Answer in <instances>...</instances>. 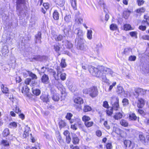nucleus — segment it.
Masks as SVG:
<instances>
[{
	"label": "nucleus",
	"mask_w": 149,
	"mask_h": 149,
	"mask_svg": "<svg viewBox=\"0 0 149 149\" xmlns=\"http://www.w3.org/2000/svg\"><path fill=\"white\" fill-rule=\"evenodd\" d=\"M41 56L40 55L34 56L32 57L31 60H30L31 61H33V60L36 61H40L41 59Z\"/></svg>",
	"instance_id": "58836bf2"
},
{
	"label": "nucleus",
	"mask_w": 149,
	"mask_h": 149,
	"mask_svg": "<svg viewBox=\"0 0 149 149\" xmlns=\"http://www.w3.org/2000/svg\"><path fill=\"white\" fill-rule=\"evenodd\" d=\"M17 126L16 123L13 122L10 123L9 124V127L10 128L16 127Z\"/></svg>",
	"instance_id": "5fc2aeb1"
},
{
	"label": "nucleus",
	"mask_w": 149,
	"mask_h": 149,
	"mask_svg": "<svg viewBox=\"0 0 149 149\" xmlns=\"http://www.w3.org/2000/svg\"><path fill=\"white\" fill-rule=\"evenodd\" d=\"M123 91V87L122 86L118 87L117 91L118 94L121 93Z\"/></svg>",
	"instance_id": "6e6d98bb"
},
{
	"label": "nucleus",
	"mask_w": 149,
	"mask_h": 149,
	"mask_svg": "<svg viewBox=\"0 0 149 149\" xmlns=\"http://www.w3.org/2000/svg\"><path fill=\"white\" fill-rule=\"evenodd\" d=\"M9 134V130L8 129L6 128L4 130L3 133V135L4 137L8 136Z\"/></svg>",
	"instance_id": "e433bc0d"
},
{
	"label": "nucleus",
	"mask_w": 149,
	"mask_h": 149,
	"mask_svg": "<svg viewBox=\"0 0 149 149\" xmlns=\"http://www.w3.org/2000/svg\"><path fill=\"white\" fill-rule=\"evenodd\" d=\"M52 38L56 41H61L63 39V36L61 35H59L58 36L55 35L53 36Z\"/></svg>",
	"instance_id": "5701e85b"
},
{
	"label": "nucleus",
	"mask_w": 149,
	"mask_h": 149,
	"mask_svg": "<svg viewBox=\"0 0 149 149\" xmlns=\"http://www.w3.org/2000/svg\"><path fill=\"white\" fill-rule=\"evenodd\" d=\"M74 102L77 104H81L83 103L84 102L82 99L80 97H77L74 100Z\"/></svg>",
	"instance_id": "4468645a"
},
{
	"label": "nucleus",
	"mask_w": 149,
	"mask_h": 149,
	"mask_svg": "<svg viewBox=\"0 0 149 149\" xmlns=\"http://www.w3.org/2000/svg\"><path fill=\"white\" fill-rule=\"evenodd\" d=\"M29 76L31 77L33 79H36L37 77L36 74L33 73L29 71H27Z\"/></svg>",
	"instance_id": "4be33fe9"
},
{
	"label": "nucleus",
	"mask_w": 149,
	"mask_h": 149,
	"mask_svg": "<svg viewBox=\"0 0 149 149\" xmlns=\"http://www.w3.org/2000/svg\"><path fill=\"white\" fill-rule=\"evenodd\" d=\"M92 31L91 30H88L87 36V38L91 40L92 38Z\"/></svg>",
	"instance_id": "4c0bfd02"
},
{
	"label": "nucleus",
	"mask_w": 149,
	"mask_h": 149,
	"mask_svg": "<svg viewBox=\"0 0 149 149\" xmlns=\"http://www.w3.org/2000/svg\"><path fill=\"white\" fill-rule=\"evenodd\" d=\"M61 65L62 68H65L66 66V64L65 61V60L62 59L61 63Z\"/></svg>",
	"instance_id": "4d7b16f0"
},
{
	"label": "nucleus",
	"mask_w": 149,
	"mask_h": 149,
	"mask_svg": "<svg viewBox=\"0 0 149 149\" xmlns=\"http://www.w3.org/2000/svg\"><path fill=\"white\" fill-rule=\"evenodd\" d=\"M1 90L2 92L4 93H8V88L6 86V85L2 84L1 86Z\"/></svg>",
	"instance_id": "a211bd4d"
},
{
	"label": "nucleus",
	"mask_w": 149,
	"mask_h": 149,
	"mask_svg": "<svg viewBox=\"0 0 149 149\" xmlns=\"http://www.w3.org/2000/svg\"><path fill=\"white\" fill-rule=\"evenodd\" d=\"M131 50L130 48H126L124 49L123 54L126 55H128L131 52Z\"/></svg>",
	"instance_id": "37998d69"
},
{
	"label": "nucleus",
	"mask_w": 149,
	"mask_h": 149,
	"mask_svg": "<svg viewBox=\"0 0 149 149\" xmlns=\"http://www.w3.org/2000/svg\"><path fill=\"white\" fill-rule=\"evenodd\" d=\"M117 101L115 102L113 104L112 107V108L113 109L115 110H117L119 108V106L118 103V99H117Z\"/></svg>",
	"instance_id": "2eb2a0df"
},
{
	"label": "nucleus",
	"mask_w": 149,
	"mask_h": 149,
	"mask_svg": "<svg viewBox=\"0 0 149 149\" xmlns=\"http://www.w3.org/2000/svg\"><path fill=\"white\" fill-rule=\"evenodd\" d=\"M75 22L78 24H81L83 22V19L81 18H77L75 19Z\"/></svg>",
	"instance_id": "3c124183"
},
{
	"label": "nucleus",
	"mask_w": 149,
	"mask_h": 149,
	"mask_svg": "<svg viewBox=\"0 0 149 149\" xmlns=\"http://www.w3.org/2000/svg\"><path fill=\"white\" fill-rule=\"evenodd\" d=\"M146 92V90H144L140 88H136L134 89V92L133 93L134 97L136 98H137L139 95H145Z\"/></svg>",
	"instance_id": "39448f33"
},
{
	"label": "nucleus",
	"mask_w": 149,
	"mask_h": 149,
	"mask_svg": "<svg viewBox=\"0 0 149 149\" xmlns=\"http://www.w3.org/2000/svg\"><path fill=\"white\" fill-rule=\"evenodd\" d=\"M131 11L128 9H125L123 12V17L125 19H127L130 15Z\"/></svg>",
	"instance_id": "6e6552de"
},
{
	"label": "nucleus",
	"mask_w": 149,
	"mask_h": 149,
	"mask_svg": "<svg viewBox=\"0 0 149 149\" xmlns=\"http://www.w3.org/2000/svg\"><path fill=\"white\" fill-rule=\"evenodd\" d=\"M25 0H17V9L19 10L21 7V5L24 4Z\"/></svg>",
	"instance_id": "9b49d317"
},
{
	"label": "nucleus",
	"mask_w": 149,
	"mask_h": 149,
	"mask_svg": "<svg viewBox=\"0 0 149 149\" xmlns=\"http://www.w3.org/2000/svg\"><path fill=\"white\" fill-rule=\"evenodd\" d=\"M64 42L65 45L67 48L70 49L72 47L73 45L68 40H65Z\"/></svg>",
	"instance_id": "393cba45"
},
{
	"label": "nucleus",
	"mask_w": 149,
	"mask_h": 149,
	"mask_svg": "<svg viewBox=\"0 0 149 149\" xmlns=\"http://www.w3.org/2000/svg\"><path fill=\"white\" fill-rule=\"evenodd\" d=\"M60 45L58 43L56 44L54 46V49L57 52L60 50Z\"/></svg>",
	"instance_id": "a19ab883"
},
{
	"label": "nucleus",
	"mask_w": 149,
	"mask_h": 149,
	"mask_svg": "<svg viewBox=\"0 0 149 149\" xmlns=\"http://www.w3.org/2000/svg\"><path fill=\"white\" fill-rule=\"evenodd\" d=\"M78 41L77 48L78 49L85 51L86 49L87 46L84 44V40L81 37H79L76 39V41Z\"/></svg>",
	"instance_id": "20e7f679"
},
{
	"label": "nucleus",
	"mask_w": 149,
	"mask_h": 149,
	"mask_svg": "<svg viewBox=\"0 0 149 149\" xmlns=\"http://www.w3.org/2000/svg\"><path fill=\"white\" fill-rule=\"evenodd\" d=\"M14 105L15 106V112L18 113H20L21 112V110H20L19 108L17 107V104H15Z\"/></svg>",
	"instance_id": "69168bd1"
},
{
	"label": "nucleus",
	"mask_w": 149,
	"mask_h": 149,
	"mask_svg": "<svg viewBox=\"0 0 149 149\" xmlns=\"http://www.w3.org/2000/svg\"><path fill=\"white\" fill-rule=\"evenodd\" d=\"M131 26L130 24H125L123 26L124 29L125 31L130 30L131 29Z\"/></svg>",
	"instance_id": "a18cd8bd"
},
{
	"label": "nucleus",
	"mask_w": 149,
	"mask_h": 149,
	"mask_svg": "<svg viewBox=\"0 0 149 149\" xmlns=\"http://www.w3.org/2000/svg\"><path fill=\"white\" fill-rule=\"evenodd\" d=\"M94 124L93 121H87L84 123V124L85 126L88 127H89L92 126Z\"/></svg>",
	"instance_id": "ea45409f"
},
{
	"label": "nucleus",
	"mask_w": 149,
	"mask_h": 149,
	"mask_svg": "<svg viewBox=\"0 0 149 149\" xmlns=\"http://www.w3.org/2000/svg\"><path fill=\"white\" fill-rule=\"evenodd\" d=\"M136 58V57L134 56L131 55L129 58V60L130 61H134Z\"/></svg>",
	"instance_id": "0e129e2a"
},
{
	"label": "nucleus",
	"mask_w": 149,
	"mask_h": 149,
	"mask_svg": "<svg viewBox=\"0 0 149 149\" xmlns=\"http://www.w3.org/2000/svg\"><path fill=\"white\" fill-rule=\"evenodd\" d=\"M75 32H77V35L79 36H80V37L82 38L83 35V33L82 31L79 28L76 29L75 30Z\"/></svg>",
	"instance_id": "2f4dec72"
},
{
	"label": "nucleus",
	"mask_w": 149,
	"mask_h": 149,
	"mask_svg": "<svg viewBox=\"0 0 149 149\" xmlns=\"http://www.w3.org/2000/svg\"><path fill=\"white\" fill-rule=\"evenodd\" d=\"M139 139L141 142L145 145H147L148 144V142L146 141L145 137L141 133L139 134Z\"/></svg>",
	"instance_id": "0eeeda50"
},
{
	"label": "nucleus",
	"mask_w": 149,
	"mask_h": 149,
	"mask_svg": "<svg viewBox=\"0 0 149 149\" xmlns=\"http://www.w3.org/2000/svg\"><path fill=\"white\" fill-rule=\"evenodd\" d=\"M25 130L23 134V137L24 138H26L28 136L29 134V131H30V128L28 126H26L25 128Z\"/></svg>",
	"instance_id": "9d476101"
},
{
	"label": "nucleus",
	"mask_w": 149,
	"mask_h": 149,
	"mask_svg": "<svg viewBox=\"0 0 149 149\" xmlns=\"http://www.w3.org/2000/svg\"><path fill=\"white\" fill-rule=\"evenodd\" d=\"M146 10L145 8L144 7H141L137 9L136 10V12L139 13H144Z\"/></svg>",
	"instance_id": "79ce46f5"
},
{
	"label": "nucleus",
	"mask_w": 149,
	"mask_h": 149,
	"mask_svg": "<svg viewBox=\"0 0 149 149\" xmlns=\"http://www.w3.org/2000/svg\"><path fill=\"white\" fill-rule=\"evenodd\" d=\"M137 2L138 5L140 6L144 3L145 1L143 0H137Z\"/></svg>",
	"instance_id": "680f3d73"
},
{
	"label": "nucleus",
	"mask_w": 149,
	"mask_h": 149,
	"mask_svg": "<svg viewBox=\"0 0 149 149\" xmlns=\"http://www.w3.org/2000/svg\"><path fill=\"white\" fill-rule=\"evenodd\" d=\"M98 3L104 9V11L106 13L107 11L106 10H105L106 6L104 1L103 0H100L98 2Z\"/></svg>",
	"instance_id": "6ab92c4d"
},
{
	"label": "nucleus",
	"mask_w": 149,
	"mask_h": 149,
	"mask_svg": "<svg viewBox=\"0 0 149 149\" xmlns=\"http://www.w3.org/2000/svg\"><path fill=\"white\" fill-rule=\"evenodd\" d=\"M88 70L90 73L93 75L101 78L103 82L107 84L108 85L110 84L109 80L107 78L106 75L102 72L98 71V69L97 68L90 66L88 67Z\"/></svg>",
	"instance_id": "f257e3e1"
},
{
	"label": "nucleus",
	"mask_w": 149,
	"mask_h": 149,
	"mask_svg": "<svg viewBox=\"0 0 149 149\" xmlns=\"http://www.w3.org/2000/svg\"><path fill=\"white\" fill-rule=\"evenodd\" d=\"M71 6L75 10L77 8V3L76 1H70Z\"/></svg>",
	"instance_id": "c03bdc74"
},
{
	"label": "nucleus",
	"mask_w": 149,
	"mask_h": 149,
	"mask_svg": "<svg viewBox=\"0 0 149 149\" xmlns=\"http://www.w3.org/2000/svg\"><path fill=\"white\" fill-rule=\"evenodd\" d=\"M123 116V115L121 113L118 112L116 113L113 116V118L116 120H118L121 118Z\"/></svg>",
	"instance_id": "dca6fc26"
},
{
	"label": "nucleus",
	"mask_w": 149,
	"mask_h": 149,
	"mask_svg": "<svg viewBox=\"0 0 149 149\" xmlns=\"http://www.w3.org/2000/svg\"><path fill=\"white\" fill-rule=\"evenodd\" d=\"M59 14L56 10H55L53 13V17L56 20L59 19Z\"/></svg>",
	"instance_id": "bb28decb"
},
{
	"label": "nucleus",
	"mask_w": 149,
	"mask_h": 149,
	"mask_svg": "<svg viewBox=\"0 0 149 149\" xmlns=\"http://www.w3.org/2000/svg\"><path fill=\"white\" fill-rule=\"evenodd\" d=\"M10 100L11 101L13 104H17L18 103V100L15 98L12 95V97L9 98Z\"/></svg>",
	"instance_id": "603ef678"
},
{
	"label": "nucleus",
	"mask_w": 149,
	"mask_h": 149,
	"mask_svg": "<svg viewBox=\"0 0 149 149\" xmlns=\"http://www.w3.org/2000/svg\"><path fill=\"white\" fill-rule=\"evenodd\" d=\"M104 127L107 129L109 130L110 128V126L108 124L107 122L106 121L104 122Z\"/></svg>",
	"instance_id": "774afa93"
},
{
	"label": "nucleus",
	"mask_w": 149,
	"mask_h": 149,
	"mask_svg": "<svg viewBox=\"0 0 149 149\" xmlns=\"http://www.w3.org/2000/svg\"><path fill=\"white\" fill-rule=\"evenodd\" d=\"M145 104L144 100L142 98L139 99L138 100L137 106L139 108H142Z\"/></svg>",
	"instance_id": "1a4fd4ad"
},
{
	"label": "nucleus",
	"mask_w": 149,
	"mask_h": 149,
	"mask_svg": "<svg viewBox=\"0 0 149 149\" xmlns=\"http://www.w3.org/2000/svg\"><path fill=\"white\" fill-rule=\"evenodd\" d=\"M41 82L43 84H47L49 83V78L48 75L44 74L41 78Z\"/></svg>",
	"instance_id": "423d86ee"
},
{
	"label": "nucleus",
	"mask_w": 149,
	"mask_h": 149,
	"mask_svg": "<svg viewBox=\"0 0 149 149\" xmlns=\"http://www.w3.org/2000/svg\"><path fill=\"white\" fill-rule=\"evenodd\" d=\"M31 79L30 78H28L26 79L25 81V83L26 84L29 85H33V84L31 82Z\"/></svg>",
	"instance_id": "8fccbe9b"
},
{
	"label": "nucleus",
	"mask_w": 149,
	"mask_h": 149,
	"mask_svg": "<svg viewBox=\"0 0 149 149\" xmlns=\"http://www.w3.org/2000/svg\"><path fill=\"white\" fill-rule=\"evenodd\" d=\"M110 28L111 30H116L117 29V26L116 24H112L110 26Z\"/></svg>",
	"instance_id": "49530a36"
},
{
	"label": "nucleus",
	"mask_w": 149,
	"mask_h": 149,
	"mask_svg": "<svg viewBox=\"0 0 149 149\" xmlns=\"http://www.w3.org/2000/svg\"><path fill=\"white\" fill-rule=\"evenodd\" d=\"M52 74L54 77V78H55V79L56 80V81H57L58 83V84H56V85L57 86H61V84L60 83H58V81H57V78H56V77L55 76L56 72L55 71H53L52 72Z\"/></svg>",
	"instance_id": "bf43d9fd"
},
{
	"label": "nucleus",
	"mask_w": 149,
	"mask_h": 149,
	"mask_svg": "<svg viewBox=\"0 0 149 149\" xmlns=\"http://www.w3.org/2000/svg\"><path fill=\"white\" fill-rule=\"evenodd\" d=\"M40 98L44 102H47L49 101V98L48 95H42L41 96Z\"/></svg>",
	"instance_id": "b1692460"
},
{
	"label": "nucleus",
	"mask_w": 149,
	"mask_h": 149,
	"mask_svg": "<svg viewBox=\"0 0 149 149\" xmlns=\"http://www.w3.org/2000/svg\"><path fill=\"white\" fill-rule=\"evenodd\" d=\"M69 89L72 92H74L76 90V87L74 84L70 83L68 86Z\"/></svg>",
	"instance_id": "ddd939ff"
},
{
	"label": "nucleus",
	"mask_w": 149,
	"mask_h": 149,
	"mask_svg": "<svg viewBox=\"0 0 149 149\" xmlns=\"http://www.w3.org/2000/svg\"><path fill=\"white\" fill-rule=\"evenodd\" d=\"M2 144L5 146L9 145V143L6 140H3L1 141Z\"/></svg>",
	"instance_id": "052dcab7"
},
{
	"label": "nucleus",
	"mask_w": 149,
	"mask_h": 149,
	"mask_svg": "<svg viewBox=\"0 0 149 149\" xmlns=\"http://www.w3.org/2000/svg\"><path fill=\"white\" fill-rule=\"evenodd\" d=\"M131 143V141L129 140H125L124 141V145L126 147H130Z\"/></svg>",
	"instance_id": "7c9ffc66"
},
{
	"label": "nucleus",
	"mask_w": 149,
	"mask_h": 149,
	"mask_svg": "<svg viewBox=\"0 0 149 149\" xmlns=\"http://www.w3.org/2000/svg\"><path fill=\"white\" fill-rule=\"evenodd\" d=\"M83 92L85 94H89L92 98L95 97L98 94L97 88L95 86L91 87L88 89L85 88L83 90Z\"/></svg>",
	"instance_id": "f03ea898"
},
{
	"label": "nucleus",
	"mask_w": 149,
	"mask_h": 149,
	"mask_svg": "<svg viewBox=\"0 0 149 149\" xmlns=\"http://www.w3.org/2000/svg\"><path fill=\"white\" fill-rule=\"evenodd\" d=\"M52 98L54 101H58L60 99L59 95L57 93H54L52 97Z\"/></svg>",
	"instance_id": "412c9836"
},
{
	"label": "nucleus",
	"mask_w": 149,
	"mask_h": 149,
	"mask_svg": "<svg viewBox=\"0 0 149 149\" xmlns=\"http://www.w3.org/2000/svg\"><path fill=\"white\" fill-rule=\"evenodd\" d=\"M130 119L132 120H135L137 118V117L134 113H130L129 115Z\"/></svg>",
	"instance_id": "473e14b6"
},
{
	"label": "nucleus",
	"mask_w": 149,
	"mask_h": 149,
	"mask_svg": "<svg viewBox=\"0 0 149 149\" xmlns=\"http://www.w3.org/2000/svg\"><path fill=\"white\" fill-rule=\"evenodd\" d=\"M121 125L125 127H127L128 125V123L127 121L124 119H122L120 121Z\"/></svg>",
	"instance_id": "a878e982"
},
{
	"label": "nucleus",
	"mask_w": 149,
	"mask_h": 149,
	"mask_svg": "<svg viewBox=\"0 0 149 149\" xmlns=\"http://www.w3.org/2000/svg\"><path fill=\"white\" fill-rule=\"evenodd\" d=\"M137 33L136 31L131 32L130 33V35L132 37H134L136 38H137Z\"/></svg>",
	"instance_id": "e2e57ef3"
},
{
	"label": "nucleus",
	"mask_w": 149,
	"mask_h": 149,
	"mask_svg": "<svg viewBox=\"0 0 149 149\" xmlns=\"http://www.w3.org/2000/svg\"><path fill=\"white\" fill-rule=\"evenodd\" d=\"M96 68L98 69V71L102 72L105 75L110 74L112 76L114 75V73L109 68L102 66H98L97 68Z\"/></svg>",
	"instance_id": "7ed1b4c3"
},
{
	"label": "nucleus",
	"mask_w": 149,
	"mask_h": 149,
	"mask_svg": "<svg viewBox=\"0 0 149 149\" xmlns=\"http://www.w3.org/2000/svg\"><path fill=\"white\" fill-rule=\"evenodd\" d=\"M56 138L61 145H62L64 144V141L60 134H58L57 135V136H56Z\"/></svg>",
	"instance_id": "cd10ccee"
},
{
	"label": "nucleus",
	"mask_w": 149,
	"mask_h": 149,
	"mask_svg": "<svg viewBox=\"0 0 149 149\" xmlns=\"http://www.w3.org/2000/svg\"><path fill=\"white\" fill-rule=\"evenodd\" d=\"M40 91L39 89H36L33 91V93L36 95H38L40 93Z\"/></svg>",
	"instance_id": "864d4df0"
},
{
	"label": "nucleus",
	"mask_w": 149,
	"mask_h": 149,
	"mask_svg": "<svg viewBox=\"0 0 149 149\" xmlns=\"http://www.w3.org/2000/svg\"><path fill=\"white\" fill-rule=\"evenodd\" d=\"M41 33L40 32H38L37 34H36L35 36L36 41V43L38 42L37 40H39V42L40 44L41 43Z\"/></svg>",
	"instance_id": "f3484780"
},
{
	"label": "nucleus",
	"mask_w": 149,
	"mask_h": 149,
	"mask_svg": "<svg viewBox=\"0 0 149 149\" xmlns=\"http://www.w3.org/2000/svg\"><path fill=\"white\" fill-rule=\"evenodd\" d=\"M62 67H57V76H58V74H60L63 71V69Z\"/></svg>",
	"instance_id": "13d9d810"
},
{
	"label": "nucleus",
	"mask_w": 149,
	"mask_h": 149,
	"mask_svg": "<svg viewBox=\"0 0 149 149\" xmlns=\"http://www.w3.org/2000/svg\"><path fill=\"white\" fill-rule=\"evenodd\" d=\"M72 142L74 144H78L79 141V139L77 136V135L74 134L72 135Z\"/></svg>",
	"instance_id": "f8f14e48"
},
{
	"label": "nucleus",
	"mask_w": 149,
	"mask_h": 149,
	"mask_svg": "<svg viewBox=\"0 0 149 149\" xmlns=\"http://www.w3.org/2000/svg\"><path fill=\"white\" fill-rule=\"evenodd\" d=\"M61 79L62 80H64L66 79V74L65 73H63L60 75Z\"/></svg>",
	"instance_id": "338daca9"
},
{
	"label": "nucleus",
	"mask_w": 149,
	"mask_h": 149,
	"mask_svg": "<svg viewBox=\"0 0 149 149\" xmlns=\"http://www.w3.org/2000/svg\"><path fill=\"white\" fill-rule=\"evenodd\" d=\"M59 127L61 129L64 127L66 125V123L63 120H61L58 123Z\"/></svg>",
	"instance_id": "c85d7f7f"
},
{
	"label": "nucleus",
	"mask_w": 149,
	"mask_h": 149,
	"mask_svg": "<svg viewBox=\"0 0 149 149\" xmlns=\"http://www.w3.org/2000/svg\"><path fill=\"white\" fill-rule=\"evenodd\" d=\"M29 89L27 86H25L22 87V92L23 93H26L29 92Z\"/></svg>",
	"instance_id": "c756f323"
},
{
	"label": "nucleus",
	"mask_w": 149,
	"mask_h": 149,
	"mask_svg": "<svg viewBox=\"0 0 149 149\" xmlns=\"http://www.w3.org/2000/svg\"><path fill=\"white\" fill-rule=\"evenodd\" d=\"M113 109L111 108L110 109H108L106 111L107 114L109 116H110L113 114Z\"/></svg>",
	"instance_id": "09e8293b"
},
{
	"label": "nucleus",
	"mask_w": 149,
	"mask_h": 149,
	"mask_svg": "<svg viewBox=\"0 0 149 149\" xmlns=\"http://www.w3.org/2000/svg\"><path fill=\"white\" fill-rule=\"evenodd\" d=\"M64 20L67 23H69L71 21V16L69 14L66 15L64 17Z\"/></svg>",
	"instance_id": "72a5a7b5"
},
{
	"label": "nucleus",
	"mask_w": 149,
	"mask_h": 149,
	"mask_svg": "<svg viewBox=\"0 0 149 149\" xmlns=\"http://www.w3.org/2000/svg\"><path fill=\"white\" fill-rule=\"evenodd\" d=\"M92 109L91 107L88 105H85L83 109V111L84 112H87L90 111Z\"/></svg>",
	"instance_id": "f704fd0d"
},
{
	"label": "nucleus",
	"mask_w": 149,
	"mask_h": 149,
	"mask_svg": "<svg viewBox=\"0 0 149 149\" xmlns=\"http://www.w3.org/2000/svg\"><path fill=\"white\" fill-rule=\"evenodd\" d=\"M83 121L85 123V122L91 120V118L88 116L84 115L83 116L82 118Z\"/></svg>",
	"instance_id": "c9c22d12"
},
{
	"label": "nucleus",
	"mask_w": 149,
	"mask_h": 149,
	"mask_svg": "<svg viewBox=\"0 0 149 149\" xmlns=\"http://www.w3.org/2000/svg\"><path fill=\"white\" fill-rule=\"evenodd\" d=\"M55 3L60 7L63 6L65 4V0H55Z\"/></svg>",
	"instance_id": "aec40b11"
},
{
	"label": "nucleus",
	"mask_w": 149,
	"mask_h": 149,
	"mask_svg": "<svg viewBox=\"0 0 149 149\" xmlns=\"http://www.w3.org/2000/svg\"><path fill=\"white\" fill-rule=\"evenodd\" d=\"M122 103L124 106H126L129 104V100L127 98H124L123 99Z\"/></svg>",
	"instance_id": "de8ad7c7"
}]
</instances>
